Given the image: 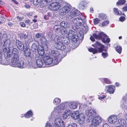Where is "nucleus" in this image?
Here are the masks:
<instances>
[{"mask_svg":"<svg viewBox=\"0 0 127 127\" xmlns=\"http://www.w3.org/2000/svg\"><path fill=\"white\" fill-rule=\"evenodd\" d=\"M7 35L5 34L2 37V39L4 43V46H6L7 48H12L15 44H14V41L10 40L9 39H6Z\"/></svg>","mask_w":127,"mask_h":127,"instance_id":"nucleus-1","label":"nucleus"},{"mask_svg":"<svg viewBox=\"0 0 127 127\" xmlns=\"http://www.w3.org/2000/svg\"><path fill=\"white\" fill-rule=\"evenodd\" d=\"M96 49L91 48L88 49L89 51L92 52L93 54H95L97 52H101L103 50L104 48V46L100 43L98 41H97L95 44Z\"/></svg>","mask_w":127,"mask_h":127,"instance_id":"nucleus-2","label":"nucleus"},{"mask_svg":"<svg viewBox=\"0 0 127 127\" xmlns=\"http://www.w3.org/2000/svg\"><path fill=\"white\" fill-rule=\"evenodd\" d=\"M19 54L18 50L16 48H14L12 49L10 56V57H12L11 61L12 64H16V60H18Z\"/></svg>","mask_w":127,"mask_h":127,"instance_id":"nucleus-3","label":"nucleus"},{"mask_svg":"<svg viewBox=\"0 0 127 127\" xmlns=\"http://www.w3.org/2000/svg\"><path fill=\"white\" fill-rule=\"evenodd\" d=\"M93 37L96 39L98 40L102 39L103 42H105V39L107 37V35L103 32H98V33L93 34Z\"/></svg>","mask_w":127,"mask_h":127,"instance_id":"nucleus-4","label":"nucleus"},{"mask_svg":"<svg viewBox=\"0 0 127 127\" xmlns=\"http://www.w3.org/2000/svg\"><path fill=\"white\" fill-rule=\"evenodd\" d=\"M96 114V112L94 109L91 108L90 110H86V114L88 117L89 119H92L95 117Z\"/></svg>","mask_w":127,"mask_h":127,"instance_id":"nucleus-5","label":"nucleus"},{"mask_svg":"<svg viewBox=\"0 0 127 127\" xmlns=\"http://www.w3.org/2000/svg\"><path fill=\"white\" fill-rule=\"evenodd\" d=\"M63 111L58 106L54 107L53 111L51 113L52 117H55V116H60V114Z\"/></svg>","mask_w":127,"mask_h":127,"instance_id":"nucleus-6","label":"nucleus"},{"mask_svg":"<svg viewBox=\"0 0 127 127\" xmlns=\"http://www.w3.org/2000/svg\"><path fill=\"white\" fill-rule=\"evenodd\" d=\"M92 124L93 126H96L98 125L102 122V119L99 116H96L93 118Z\"/></svg>","mask_w":127,"mask_h":127,"instance_id":"nucleus-7","label":"nucleus"},{"mask_svg":"<svg viewBox=\"0 0 127 127\" xmlns=\"http://www.w3.org/2000/svg\"><path fill=\"white\" fill-rule=\"evenodd\" d=\"M24 59L23 58H21L19 60V58L18 60L16 61V64H12V65L15 66H18L21 68H23L25 66Z\"/></svg>","mask_w":127,"mask_h":127,"instance_id":"nucleus-8","label":"nucleus"},{"mask_svg":"<svg viewBox=\"0 0 127 127\" xmlns=\"http://www.w3.org/2000/svg\"><path fill=\"white\" fill-rule=\"evenodd\" d=\"M53 120H54V123H56L58 124H59L62 126H64V124L63 123V121L60 118V116H55V117H52L51 116V118L50 119V121Z\"/></svg>","mask_w":127,"mask_h":127,"instance_id":"nucleus-9","label":"nucleus"},{"mask_svg":"<svg viewBox=\"0 0 127 127\" xmlns=\"http://www.w3.org/2000/svg\"><path fill=\"white\" fill-rule=\"evenodd\" d=\"M80 12L78 10H73L68 14L67 18L69 20L71 19L74 16H77L80 14Z\"/></svg>","mask_w":127,"mask_h":127,"instance_id":"nucleus-10","label":"nucleus"},{"mask_svg":"<svg viewBox=\"0 0 127 127\" xmlns=\"http://www.w3.org/2000/svg\"><path fill=\"white\" fill-rule=\"evenodd\" d=\"M35 60L36 64L38 67H41L43 66L44 61L41 57L36 56L35 57Z\"/></svg>","mask_w":127,"mask_h":127,"instance_id":"nucleus-11","label":"nucleus"},{"mask_svg":"<svg viewBox=\"0 0 127 127\" xmlns=\"http://www.w3.org/2000/svg\"><path fill=\"white\" fill-rule=\"evenodd\" d=\"M70 6L68 5L64 6L60 9V12L63 14L68 13L70 10Z\"/></svg>","mask_w":127,"mask_h":127,"instance_id":"nucleus-12","label":"nucleus"},{"mask_svg":"<svg viewBox=\"0 0 127 127\" xmlns=\"http://www.w3.org/2000/svg\"><path fill=\"white\" fill-rule=\"evenodd\" d=\"M108 121L110 123L113 125L117 124L118 117L115 116H112L110 117L109 118Z\"/></svg>","mask_w":127,"mask_h":127,"instance_id":"nucleus-13","label":"nucleus"},{"mask_svg":"<svg viewBox=\"0 0 127 127\" xmlns=\"http://www.w3.org/2000/svg\"><path fill=\"white\" fill-rule=\"evenodd\" d=\"M50 6L53 10L57 11L60 8L61 5L58 2H55L51 4Z\"/></svg>","mask_w":127,"mask_h":127,"instance_id":"nucleus-14","label":"nucleus"},{"mask_svg":"<svg viewBox=\"0 0 127 127\" xmlns=\"http://www.w3.org/2000/svg\"><path fill=\"white\" fill-rule=\"evenodd\" d=\"M78 122L80 125H82L84 124L85 121V116L84 114L82 113L79 114L78 117Z\"/></svg>","mask_w":127,"mask_h":127,"instance_id":"nucleus-15","label":"nucleus"},{"mask_svg":"<svg viewBox=\"0 0 127 127\" xmlns=\"http://www.w3.org/2000/svg\"><path fill=\"white\" fill-rule=\"evenodd\" d=\"M105 88L108 92L110 94H113L115 90V86L113 85L105 86Z\"/></svg>","mask_w":127,"mask_h":127,"instance_id":"nucleus-16","label":"nucleus"},{"mask_svg":"<svg viewBox=\"0 0 127 127\" xmlns=\"http://www.w3.org/2000/svg\"><path fill=\"white\" fill-rule=\"evenodd\" d=\"M53 60L52 58L48 56L44 57L43 59L44 63L47 65H48L52 63Z\"/></svg>","mask_w":127,"mask_h":127,"instance_id":"nucleus-17","label":"nucleus"},{"mask_svg":"<svg viewBox=\"0 0 127 127\" xmlns=\"http://www.w3.org/2000/svg\"><path fill=\"white\" fill-rule=\"evenodd\" d=\"M68 107L70 109H76L78 106L77 103L75 101H72L69 102Z\"/></svg>","mask_w":127,"mask_h":127,"instance_id":"nucleus-18","label":"nucleus"},{"mask_svg":"<svg viewBox=\"0 0 127 127\" xmlns=\"http://www.w3.org/2000/svg\"><path fill=\"white\" fill-rule=\"evenodd\" d=\"M15 43L17 48L20 50H23L24 49V44L20 41L16 40Z\"/></svg>","mask_w":127,"mask_h":127,"instance_id":"nucleus-19","label":"nucleus"},{"mask_svg":"<svg viewBox=\"0 0 127 127\" xmlns=\"http://www.w3.org/2000/svg\"><path fill=\"white\" fill-rule=\"evenodd\" d=\"M54 46L56 48L61 50H64L66 48V46L62 43V42L54 43Z\"/></svg>","mask_w":127,"mask_h":127,"instance_id":"nucleus-20","label":"nucleus"},{"mask_svg":"<svg viewBox=\"0 0 127 127\" xmlns=\"http://www.w3.org/2000/svg\"><path fill=\"white\" fill-rule=\"evenodd\" d=\"M9 48H4L3 49V51L4 53L5 56V58L6 59H8V58L10 57L11 53L10 50Z\"/></svg>","mask_w":127,"mask_h":127,"instance_id":"nucleus-21","label":"nucleus"},{"mask_svg":"<svg viewBox=\"0 0 127 127\" xmlns=\"http://www.w3.org/2000/svg\"><path fill=\"white\" fill-rule=\"evenodd\" d=\"M71 112L70 110L68 109H66L63 114V117L64 118H66L71 114Z\"/></svg>","mask_w":127,"mask_h":127,"instance_id":"nucleus-22","label":"nucleus"},{"mask_svg":"<svg viewBox=\"0 0 127 127\" xmlns=\"http://www.w3.org/2000/svg\"><path fill=\"white\" fill-rule=\"evenodd\" d=\"M51 54L53 56L52 58H59L60 56V53L57 50H51Z\"/></svg>","mask_w":127,"mask_h":127,"instance_id":"nucleus-23","label":"nucleus"},{"mask_svg":"<svg viewBox=\"0 0 127 127\" xmlns=\"http://www.w3.org/2000/svg\"><path fill=\"white\" fill-rule=\"evenodd\" d=\"M79 115L78 112L76 111L72 113L71 115V116L72 118L74 120H76L78 118Z\"/></svg>","mask_w":127,"mask_h":127,"instance_id":"nucleus-24","label":"nucleus"},{"mask_svg":"<svg viewBox=\"0 0 127 127\" xmlns=\"http://www.w3.org/2000/svg\"><path fill=\"white\" fill-rule=\"evenodd\" d=\"M79 19L78 18L73 19L70 21L71 25L73 26L74 25L77 26L78 25Z\"/></svg>","mask_w":127,"mask_h":127,"instance_id":"nucleus-25","label":"nucleus"},{"mask_svg":"<svg viewBox=\"0 0 127 127\" xmlns=\"http://www.w3.org/2000/svg\"><path fill=\"white\" fill-rule=\"evenodd\" d=\"M60 25L65 28H68L69 27V24L67 22L65 21L61 22Z\"/></svg>","mask_w":127,"mask_h":127,"instance_id":"nucleus-26","label":"nucleus"},{"mask_svg":"<svg viewBox=\"0 0 127 127\" xmlns=\"http://www.w3.org/2000/svg\"><path fill=\"white\" fill-rule=\"evenodd\" d=\"M58 106L63 111V110L65 109L66 107V104L65 102H62Z\"/></svg>","mask_w":127,"mask_h":127,"instance_id":"nucleus-27","label":"nucleus"},{"mask_svg":"<svg viewBox=\"0 0 127 127\" xmlns=\"http://www.w3.org/2000/svg\"><path fill=\"white\" fill-rule=\"evenodd\" d=\"M59 58L55 57L52 58L53 59L52 64L54 65H56L58 64L59 62Z\"/></svg>","mask_w":127,"mask_h":127,"instance_id":"nucleus-28","label":"nucleus"},{"mask_svg":"<svg viewBox=\"0 0 127 127\" xmlns=\"http://www.w3.org/2000/svg\"><path fill=\"white\" fill-rule=\"evenodd\" d=\"M62 27L60 25H57L55 26H54V29L55 31H57L59 33V32H60V29Z\"/></svg>","mask_w":127,"mask_h":127,"instance_id":"nucleus-29","label":"nucleus"},{"mask_svg":"<svg viewBox=\"0 0 127 127\" xmlns=\"http://www.w3.org/2000/svg\"><path fill=\"white\" fill-rule=\"evenodd\" d=\"M32 112L31 110L28 111L25 114L24 116L26 118H29L32 116Z\"/></svg>","mask_w":127,"mask_h":127,"instance_id":"nucleus-30","label":"nucleus"},{"mask_svg":"<svg viewBox=\"0 0 127 127\" xmlns=\"http://www.w3.org/2000/svg\"><path fill=\"white\" fill-rule=\"evenodd\" d=\"M101 81L103 83L110 84L111 83V82L107 78H102L101 79Z\"/></svg>","mask_w":127,"mask_h":127,"instance_id":"nucleus-31","label":"nucleus"},{"mask_svg":"<svg viewBox=\"0 0 127 127\" xmlns=\"http://www.w3.org/2000/svg\"><path fill=\"white\" fill-rule=\"evenodd\" d=\"M70 37L72 40L74 42L76 41L78 39V36L74 34L70 36L69 37Z\"/></svg>","mask_w":127,"mask_h":127,"instance_id":"nucleus-32","label":"nucleus"},{"mask_svg":"<svg viewBox=\"0 0 127 127\" xmlns=\"http://www.w3.org/2000/svg\"><path fill=\"white\" fill-rule=\"evenodd\" d=\"M6 61V60L3 61V59L2 58V54L1 52H0V64L3 65L7 64V63H6L4 62Z\"/></svg>","mask_w":127,"mask_h":127,"instance_id":"nucleus-33","label":"nucleus"},{"mask_svg":"<svg viewBox=\"0 0 127 127\" xmlns=\"http://www.w3.org/2000/svg\"><path fill=\"white\" fill-rule=\"evenodd\" d=\"M61 101V100L60 98L57 97L55 98L54 100L53 101V103L55 105L59 103Z\"/></svg>","mask_w":127,"mask_h":127,"instance_id":"nucleus-34","label":"nucleus"},{"mask_svg":"<svg viewBox=\"0 0 127 127\" xmlns=\"http://www.w3.org/2000/svg\"><path fill=\"white\" fill-rule=\"evenodd\" d=\"M56 39L55 41H54V43H58L62 42L61 38V37L57 36Z\"/></svg>","mask_w":127,"mask_h":127,"instance_id":"nucleus-35","label":"nucleus"},{"mask_svg":"<svg viewBox=\"0 0 127 127\" xmlns=\"http://www.w3.org/2000/svg\"><path fill=\"white\" fill-rule=\"evenodd\" d=\"M127 97L126 96H125L123 98V99L122 100V102L123 103L124 106H127Z\"/></svg>","mask_w":127,"mask_h":127,"instance_id":"nucleus-36","label":"nucleus"},{"mask_svg":"<svg viewBox=\"0 0 127 127\" xmlns=\"http://www.w3.org/2000/svg\"><path fill=\"white\" fill-rule=\"evenodd\" d=\"M24 55L27 57H29L30 54V51L29 49H27L24 51Z\"/></svg>","mask_w":127,"mask_h":127,"instance_id":"nucleus-37","label":"nucleus"},{"mask_svg":"<svg viewBox=\"0 0 127 127\" xmlns=\"http://www.w3.org/2000/svg\"><path fill=\"white\" fill-rule=\"evenodd\" d=\"M41 49H38L37 50L38 51V53L39 55L41 56H42L44 55V52L43 49V48H42Z\"/></svg>","mask_w":127,"mask_h":127,"instance_id":"nucleus-38","label":"nucleus"},{"mask_svg":"<svg viewBox=\"0 0 127 127\" xmlns=\"http://www.w3.org/2000/svg\"><path fill=\"white\" fill-rule=\"evenodd\" d=\"M118 121L119 124L123 126L126 123V121L123 119H120Z\"/></svg>","mask_w":127,"mask_h":127,"instance_id":"nucleus-39","label":"nucleus"},{"mask_svg":"<svg viewBox=\"0 0 127 127\" xmlns=\"http://www.w3.org/2000/svg\"><path fill=\"white\" fill-rule=\"evenodd\" d=\"M126 2L125 0H119L117 3V5H123L125 4Z\"/></svg>","mask_w":127,"mask_h":127,"instance_id":"nucleus-40","label":"nucleus"},{"mask_svg":"<svg viewBox=\"0 0 127 127\" xmlns=\"http://www.w3.org/2000/svg\"><path fill=\"white\" fill-rule=\"evenodd\" d=\"M59 32V33L61 34H64L66 33V29L62 27L61 29H60Z\"/></svg>","mask_w":127,"mask_h":127,"instance_id":"nucleus-41","label":"nucleus"},{"mask_svg":"<svg viewBox=\"0 0 127 127\" xmlns=\"http://www.w3.org/2000/svg\"><path fill=\"white\" fill-rule=\"evenodd\" d=\"M116 50L117 52L118 53L120 54L122 50V47L120 46H118L116 47Z\"/></svg>","mask_w":127,"mask_h":127,"instance_id":"nucleus-42","label":"nucleus"},{"mask_svg":"<svg viewBox=\"0 0 127 127\" xmlns=\"http://www.w3.org/2000/svg\"><path fill=\"white\" fill-rule=\"evenodd\" d=\"M106 15L104 14L101 13L99 14V17L102 19L106 18Z\"/></svg>","mask_w":127,"mask_h":127,"instance_id":"nucleus-43","label":"nucleus"},{"mask_svg":"<svg viewBox=\"0 0 127 127\" xmlns=\"http://www.w3.org/2000/svg\"><path fill=\"white\" fill-rule=\"evenodd\" d=\"M32 48L34 49V51L37 50L38 49L37 48V47L36 44L33 43L32 46Z\"/></svg>","mask_w":127,"mask_h":127,"instance_id":"nucleus-44","label":"nucleus"},{"mask_svg":"<svg viewBox=\"0 0 127 127\" xmlns=\"http://www.w3.org/2000/svg\"><path fill=\"white\" fill-rule=\"evenodd\" d=\"M20 37L22 38L25 39L27 38L28 36L27 35L22 33L21 34Z\"/></svg>","mask_w":127,"mask_h":127,"instance_id":"nucleus-45","label":"nucleus"},{"mask_svg":"<svg viewBox=\"0 0 127 127\" xmlns=\"http://www.w3.org/2000/svg\"><path fill=\"white\" fill-rule=\"evenodd\" d=\"M113 11L114 13L116 15H120V13L119 12V10L117 8H114L113 9Z\"/></svg>","mask_w":127,"mask_h":127,"instance_id":"nucleus-46","label":"nucleus"},{"mask_svg":"<svg viewBox=\"0 0 127 127\" xmlns=\"http://www.w3.org/2000/svg\"><path fill=\"white\" fill-rule=\"evenodd\" d=\"M75 33V32L73 30H69V32L68 33V36L69 37V36H70L74 34Z\"/></svg>","mask_w":127,"mask_h":127,"instance_id":"nucleus-47","label":"nucleus"},{"mask_svg":"<svg viewBox=\"0 0 127 127\" xmlns=\"http://www.w3.org/2000/svg\"><path fill=\"white\" fill-rule=\"evenodd\" d=\"M64 40V42L63 43L66 44H67L69 43V39L67 38H64V40Z\"/></svg>","mask_w":127,"mask_h":127,"instance_id":"nucleus-48","label":"nucleus"},{"mask_svg":"<svg viewBox=\"0 0 127 127\" xmlns=\"http://www.w3.org/2000/svg\"><path fill=\"white\" fill-rule=\"evenodd\" d=\"M100 20L97 18H96L94 19V23L95 24H97L100 22Z\"/></svg>","mask_w":127,"mask_h":127,"instance_id":"nucleus-49","label":"nucleus"},{"mask_svg":"<svg viewBox=\"0 0 127 127\" xmlns=\"http://www.w3.org/2000/svg\"><path fill=\"white\" fill-rule=\"evenodd\" d=\"M62 126L55 123L53 124L52 125V127H61Z\"/></svg>","mask_w":127,"mask_h":127,"instance_id":"nucleus-50","label":"nucleus"},{"mask_svg":"<svg viewBox=\"0 0 127 127\" xmlns=\"http://www.w3.org/2000/svg\"><path fill=\"white\" fill-rule=\"evenodd\" d=\"M104 51L105 52H103L102 53V55L104 58H105L108 57V54L106 52V51Z\"/></svg>","mask_w":127,"mask_h":127,"instance_id":"nucleus-51","label":"nucleus"},{"mask_svg":"<svg viewBox=\"0 0 127 127\" xmlns=\"http://www.w3.org/2000/svg\"><path fill=\"white\" fill-rule=\"evenodd\" d=\"M40 0H33V3L35 5H37L39 2L40 1Z\"/></svg>","mask_w":127,"mask_h":127,"instance_id":"nucleus-52","label":"nucleus"},{"mask_svg":"<svg viewBox=\"0 0 127 127\" xmlns=\"http://www.w3.org/2000/svg\"><path fill=\"white\" fill-rule=\"evenodd\" d=\"M109 23V21L108 20H105L102 23V25L103 26H104L108 24Z\"/></svg>","mask_w":127,"mask_h":127,"instance_id":"nucleus-53","label":"nucleus"},{"mask_svg":"<svg viewBox=\"0 0 127 127\" xmlns=\"http://www.w3.org/2000/svg\"><path fill=\"white\" fill-rule=\"evenodd\" d=\"M5 21V19L3 17H0V24L3 23Z\"/></svg>","mask_w":127,"mask_h":127,"instance_id":"nucleus-54","label":"nucleus"},{"mask_svg":"<svg viewBox=\"0 0 127 127\" xmlns=\"http://www.w3.org/2000/svg\"><path fill=\"white\" fill-rule=\"evenodd\" d=\"M77 125L73 123L71 125H68L67 127H77Z\"/></svg>","mask_w":127,"mask_h":127,"instance_id":"nucleus-55","label":"nucleus"},{"mask_svg":"<svg viewBox=\"0 0 127 127\" xmlns=\"http://www.w3.org/2000/svg\"><path fill=\"white\" fill-rule=\"evenodd\" d=\"M53 0H43V1L47 4H49Z\"/></svg>","mask_w":127,"mask_h":127,"instance_id":"nucleus-56","label":"nucleus"},{"mask_svg":"<svg viewBox=\"0 0 127 127\" xmlns=\"http://www.w3.org/2000/svg\"><path fill=\"white\" fill-rule=\"evenodd\" d=\"M41 36V33H38L36 34L35 37L37 38H39Z\"/></svg>","mask_w":127,"mask_h":127,"instance_id":"nucleus-57","label":"nucleus"},{"mask_svg":"<svg viewBox=\"0 0 127 127\" xmlns=\"http://www.w3.org/2000/svg\"><path fill=\"white\" fill-rule=\"evenodd\" d=\"M83 31L85 32V33H86L88 31V27H87L86 28H83Z\"/></svg>","mask_w":127,"mask_h":127,"instance_id":"nucleus-58","label":"nucleus"},{"mask_svg":"<svg viewBox=\"0 0 127 127\" xmlns=\"http://www.w3.org/2000/svg\"><path fill=\"white\" fill-rule=\"evenodd\" d=\"M19 24L22 27H24L25 26V24L23 22H21Z\"/></svg>","mask_w":127,"mask_h":127,"instance_id":"nucleus-59","label":"nucleus"},{"mask_svg":"<svg viewBox=\"0 0 127 127\" xmlns=\"http://www.w3.org/2000/svg\"><path fill=\"white\" fill-rule=\"evenodd\" d=\"M80 6H81V8L83 9L85 6V5L83 2H82L80 4Z\"/></svg>","mask_w":127,"mask_h":127,"instance_id":"nucleus-60","label":"nucleus"},{"mask_svg":"<svg viewBox=\"0 0 127 127\" xmlns=\"http://www.w3.org/2000/svg\"><path fill=\"white\" fill-rule=\"evenodd\" d=\"M125 18L124 17H121L119 18V20L120 21L123 22L125 20Z\"/></svg>","mask_w":127,"mask_h":127,"instance_id":"nucleus-61","label":"nucleus"},{"mask_svg":"<svg viewBox=\"0 0 127 127\" xmlns=\"http://www.w3.org/2000/svg\"><path fill=\"white\" fill-rule=\"evenodd\" d=\"M79 21H78V25H80V24L82 23L83 22V20L80 18H79Z\"/></svg>","mask_w":127,"mask_h":127,"instance_id":"nucleus-62","label":"nucleus"},{"mask_svg":"<svg viewBox=\"0 0 127 127\" xmlns=\"http://www.w3.org/2000/svg\"><path fill=\"white\" fill-rule=\"evenodd\" d=\"M45 127H51L50 124L48 122L46 124Z\"/></svg>","mask_w":127,"mask_h":127,"instance_id":"nucleus-63","label":"nucleus"},{"mask_svg":"<svg viewBox=\"0 0 127 127\" xmlns=\"http://www.w3.org/2000/svg\"><path fill=\"white\" fill-rule=\"evenodd\" d=\"M123 9L124 11H127V6L124 7L122 8Z\"/></svg>","mask_w":127,"mask_h":127,"instance_id":"nucleus-64","label":"nucleus"}]
</instances>
